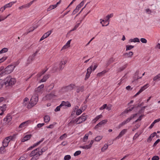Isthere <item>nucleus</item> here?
Masks as SVG:
<instances>
[{"instance_id": "f257e3e1", "label": "nucleus", "mask_w": 160, "mask_h": 160, "mask_svg": "<svg viewBox=\"0 0 160 160\" xmlns=\"http://www.w3.org/2000/svg\"><path fill=\"white\" fill-rule=\"evenodd\" d=\"M87 115H85L84 113H83L80 117L73 120V122L77 124H80L85 121L87 118Z\"/></svg>"}, {"instance_id": "f03ea898", "label": "nucleus", "mask_w": 160, "mask_h": 160, "mask_svg": "<svg viewBox=\"0 0 160 160\" xmlns=\"http://www.w3.org/2000/svg\"><path fill=\"white\" fill-rule=\"evenodd\" d=\"M38 100V96H33L32 97L29 103L27 105V108L29 109L35 106L37 103Z\"/></svg>"}, {"instance_id": "7ed1b4c3", "label": "nucleus", "mask_w": 160, "mask_h": 160, "mask_svg": "<svg viewBox=\"0 0 160 160\" xmlns=\"http://www.w3.org/2000/svg\"><path fill=\"white\" fill-rule=\"evenodd\" d=\"M4 84L6 86H10L14 84L16 82L15 78H12L10 76L7 77L5 79Z\"/></svg>"}, {"instance_id": "20e7f679", "label": "nucleus", "mask_w": 160, "mask_h": 160, "mask_svg": "<svg viewBox=\"0 0 160 160\" xmlns=\"http://www.w3.org/2000/svg\"><path fill=\"white\" fill-rule=\"evenodd\" d=\"M138 114L136 113L132 115L130 117L128 118L122 122L120 123L118 125V128H120L122 127L126 124L127 123L129 122L130 121L133 119L134 117L137 115Z\"/></svg>"}, {"instance_id": "39448f33", "label": "nucleus", "mask_w": 160, "mask_h": 160, "mask_svg": "<svg viewBox=\"0 0 160 160\" xmlns=\"http://www.w3.org/2000/svg\"><path fill=\"white\" fill-rule=\"evenodd\" d=\"M39 148H37L33 150L29 154L30 157L32 156H39L40 155L42 154V152H40Z\"/></svg>"}, {"instance_id": "423d86ee", "label": "nucleus", "mask_w": 160, "mask_h": 160, "mask_svg": "<svg viewBox=\"0 0 160 160\" xmlns=\"http://www.w3.org/2000/svg\"><path fill=\"white\" fill-rule=\"evenodd\" d=\"M75 86V85L73 84H71L70 85L63 87L62 88V90L63 92H68L72 90Z\"/></svg>"}, {"instance_id": "0eeeda50", "label": "nucleus", "mask_w": 160, "mask_h": 160, "mask_svg": "<svg viewBox=\"0 0 160 160\" xmlns=\"http://www.w3.org/2000/svg\"><path fill=\"white\" fill-rule=\"evenodd\" d=\"M93 67V66L92 65H91L87 69V72L85 78V80H86L89 77L90 74L92 71V68Z\"/></svg>"}, {"instance_id": "6e6552de", "label": "nucleus", "mask_w": 160, "mask_h": 160, "mask_svg": "<svg viewBox=\"0 0 160 160\" xmlns=\"http://www.w3.org/2000/svg\"><path fill=\"white\" fill-rule=\"evenodd\" d=\"M107 122L108 120L107 119H105L101 121L95 126L94 128V129H96L99 127H100L104 125Z\"/></svg>"}, {"instance_id": "1a4fd4ad", "label": "nucleus", "mask_w": 160, "mask_h": 160, "mask_svg": "<svg viewBox=\"0 0 160 160\" xmlns=\"http://www.w3.org/2000/svg\"><path fill=\"white\" fill-rule=\"evenodd\" d=\"M12 116L10 114H8L3 119V121L5 122V124H7L12 120Z\"/></svg>"}, {"instance_id": "9d476101", "label": "nucleus", "mask_w": 160, "mask_h": 160, "mask_svg": "<svg viewBox=\"0 0 160 160\" xmlns=\"http://www.w3.org/2000/svg\"><path fill=\"white\" fill-rule=\"evenodd\" d=\"M15 67L13 65H10L8 66L5 69L6 70L7 73L9 74L12 72L14 70Z\"/></svg>"}, {"instance_id": "9b49d317", "label": "nucleus", "mask_w": 160, "mask_h": 160, "mask_svg": "<svg viewBox=\"0 0 160 160\" xmlns=\"http://www.w3.org/2000/svg\"><path fill=\"white\" fill-rule=\"evenodd\" d=\"M149 84H147L144 85V86H143V87H142L139 90V91L136 93V94L134 96H136L137 95H138L144 90L147 88L149 87Z\"/></svg>"}, {"instance_id": "f8f14e48", "label": "nucleus", "mask_w": 160, "mask_h": 160, "mask_svg": "<svg viewBox=\"0 0 160 160\" xmlns=\"http://www.w3.org/2000/svg\"><path fill=\"white\" fill-rule=\"evenodd\" d=\"M63 108H65L66 107H70L71 106V104L68 101L65 102L63 101L61 104Z\"/></svg>"}, {"instance_id": "ddd939ff", "label": "nucleus", "mask_w": 160, "mask_h": 160, "mask_svg": "<svg viewBox=\"0 0 160 160\" xmlns=\"http://www.w3.org/2000/svg\"><path fill=\"white\" fill-rule=\"evenodd\" d=\"M93 142H94V140H92L89 145L81 146L80 147L81 148L84 149H89L92 147V145L93 144Z\"/></svg>"}, {"instance_id": "4468645a", "label": "nucleus", "mask_w": 160, "mask_h": 160, "mask_svg": "<svg viewBox=\"0 0 160 160\" xmlns=\"http://www.w3.org/2000/svg\"><path fill=\"white\" fill-rule=\"evenodd\" d=\"M50 76V75L49 74L45 75L43 76V78L38 82L39 83L44 82H46L49 78Z\"/></svg>"}, {"instance_id": "2eb2a0df", "label": "nucleus", "mask_w": 160, "mask_h": 160, "mask_svg": "<svg viewBox=\"0 0 160 160\" xmlns=\"http://www.w3.org/2000/svg\"><path fill=\"white\" fill-rule=\"evenodd\" d=\"M127 129H123L119 133L118 135L116 137L117 139H119L122 137L127 132Z\"/></svg>"}, {"instance_id": "dca6fc26", "label": "nucleus", "mask_w": 160, "mask_h": 160, "mask_svg": "<svg viewBox=\"0 0 160 160\" xmlns=\"http://www.w3.org/2000/svg\"><path fill=\"white\" fill-rule=\"evenodd\" d=\"M30 122L29 121H27L22 123L19 126V128H24L28 126Z\"/></svg>"}, {"instance_id": "f3484780", "label": "nucleus", "mask_w": 160, "mask_h": 160, "mask_svg": "<svg viewBox=\"0 0 160 160\" xmlns=\"http://www.w3.org/2000/svg\"><path fill=\"white\" fill-rule=\"evenodd\" d=\"M37 53V52L36 53L33 54L32 56L29 57L27 60L28 63H30L32 61L34 60L35 57L36 55V54Z\"/></svg>"}, {"instance_id": "a211bd4d", "label": "nucleus", "mask_w": 160, "mask_h": 160, "mask_svg": "<svg viewBox=\"0 0 160 160\" xmlns=\"http://www.w3.org/2000/svg\"><path fill=\"white\" fill-rule=\"evenodd\" d=\"M133 52L131 51L129 52L128 53H124L123 55V56L125 58H131L133 55Z\"/></svg>"}, {"instance_id": "6ab92c4d", "label": "nucleus", "mask_w": 160, "mask_h": 160, "mask_svg": "<svg viewBox=\"0 0 160 160\" xmlns=\"http://www.w3.org/2000/svg\"><path fill=\"white\" fill-rule=\"evenodd\" d=\"M67 61H62L59 64V69L60 70H62L64 67L65 64L67 63Z\"/></svg>"}, {"instance_id": "aec40b11", "label": "nucleus", "mask_w": 160, "mask_h": 160, "mask_svg": "<svg viewBox=\"0 0 160 160\" xmlns=\"http://www.w3.org/2000/svg\"><path fill=\"white\" fill-rule=\"evenodd\" d=\"M55 96V91H53L51 93L46 95V97L49 99H51Z\"/></svg>"}, {"instance_id": "412c9836", "label": "nucleus", "mask_w": 160, "mask_h": 160, "mask_svg": "<svg viewBox=\"0 0 160 160\" xmlns=\"http://www.w3.org/2000/svg\"><path fill=\"white\" fill-rule=\"evenodd\" d=\"M71 40H68L67 42L66 43V44L62 47V48L61 50H62L63 49H66L70 47V44L71 42Z\"/></svg>"}, {"instance_id": "4be33fe9", "label": "nucleus", "mask_w": 160, "mask_h": 160, "mask_svg": "<svg viewBox=\"0 0 160 160\" xmlns=\"http://www.w3.org/2000/svg\"><path fill=\"white\" fill-rule=\"evenodd\" d=\"M16 2V1L8 3L5 4L4 6V9H5L6 8H7L11 7L12 6V5H13L14 3H15Z\"/></svg>"}, {"instance_id": "5701e85b", "label": "nucleus", "mask_w": 160, "mask_h": 160, "mask_svg": "<svg viewBox=\"0 0 160 160\" xmlns=\"http://www.w3.org/2000/svg\"><path fill=\"white\" fill-rule=\"evenodd\" d=\"M10 141L6 138L2 142L3 146L4 147H7L8 144Z\"/></svg>"}, {"instance_id": "b1692460", "label": "nucleus", "mask_w": 160, "mask_h": 160, "mask_svg": "<svg viewBox=\"0 0 160 160\" xmlns=\"http://www.w3.org/2000/svg\"><path fill=\"white\" fill-rule=\"evenodd\" d=\"M139 74V72L138 70L135 73V76L134 77V80H137L141 78L142 76L139 77L138 75Z\"/></svg>"}, {"instance_id": "393cba45", "label": "nucleus", "mask_w": 160, "mask_h": 160, "mask_svg": "<svg viewBox=\"0 0 160 160\" xmlns=\"http://www.w3.org/2000/svg\"><path fill=\"white\" fill-rule=\"evenodd\" d=\"M102 117V115L101 114L96 116L95 118L92 120L93 123H95L100 118Z\"/></svg>"}, {"instance_id": "a878e982", "label": "nucleus", "mask_w": 160, "mask_h": 160, "mask_svg": "<svg viewBox=\"0 0 160 160\" xmlns=\"http://www.w3.org/2000/svg\"><path fill=\"white\" fill-rule=\"evenodd\" d=\"M32 135L31 134L27 135L25 136L22 139V142H24L25 141H27L29 140L31 138Z\"/></svg>"}, {"instance_id": "bb28decb", "label": "nucleus", "mask_w": 160, "mask_h": 160, "mask_svg": "<svg viewBox=\"0 0 160 160\" xmlns=\"http://www.w3.org/2000/svg\"><path fill=\"white\" fill-rule=\"evenodd\" d=\"M84 87L83 86L78 87L77 89L76 92L78 93L79 92H82L84 91Z\"/></svg>"}, {"instance_id": "cd10ccee", "label": "nucleus", "mask_w": 160, "mask_h": 160, "mask_svg": "<svg viewBox=\"0 0 160 160\" xmlns=\"http://www.w3.org/2000/svg\"><path fill=\"white\" fill-rule=\"evenodd\" d=\"M37 0H33L29 3L24 5H23L24 6V8H29L34 2L36 1Z\"/></svg>"}, {"instance_id": "c85d7f7f", "label": "nucleus", "mask_w": 160, "mask_h": 160, "mask_svg": "<svg viewBox=\"0 0 160 160\" xmlns=\"http://www.w3.org/2000/svg\"><path fill=\"white\" fill-rule=\"evenodd\" d=\"M114 61V59L113 58H110L107 61L106 64V66L107 67L111 63H112Z\"/></svg>"}, {"instance_id": "c756f323", "label": "nucleus", "mask_w": 160, "mask_h": 160, "mask_svg": "<svg viewBox=\"0 0 160 160\" xmlns=\"http://www.w3.org/2000/svg\"><path fill=\"white\" fill-rule=\"evenodd\" d=\"M36 93L38 95L41 94L43 92L42 89H39V88H37L35 90Z\"/></svg>"}, {"instance_id": "7c9ffc66", "label": "nucleus", "mask_w": 160, "mask_h": 160, "mask_svg": "<svg viewBox=\"0 0 160 160\" xmlns=\"http://www.w3.org/2000/svg\"><path fill=\"white\" fill-rule=\"evenodd\" d=\"M50 120V117L48 115H46L44 117V121L46 123H48Z\"/></svg>"}, {"instance_id": "2f4dec72", "label": "nucleus", "mask_w": 160, "mask_h": 160, "mask_svg": "<svg viewBox=\"0 0 160 160\" xmlns=\"http://www.w3.org/2000/svg\"><path fill=\"white\" fill-rule=\"evenodd\" d=\"M129 41L130 42H140V40H139V39L137 38H134L133 39H130L129 40Z\"/></svg>"}, {"instance_id": "473e14b6", "label": "nucleus", "mask_w": 160, "mask_h": 160, "mask_svg": "<svg viewBox=\"0 0 160 160\" xmlns=\"http://www.w3.org/2000/svg\"><path fill=\"white\" fill-rule=\"evenodd\" d=\"M57 7V5H52L49 6L47 9V11H49Z\"/></svg>"}, {"instance_id": "72a5a7b5", "label": "nucleus", "mask_w": 160, "mask_h": 160, "mask_svg": "<svg viewBox=\"0 0 160 160\" xmlns=\"http://www.w3.org/2000/svg\"><path fill=\"white\" fill-rule=\"evenodd\" d=\"M29 101V99L26 97L23 100V102H22V104L23 106H26L27 104H28Z\"/></svg>"}, {"instance_id": "f704fd0d", "label": "nucleus", "mask_w": 160, "mask_h": 160, "mask_svg": "<svg viewBox=\"0 0 160 160\" xmlns=\"http://www.w3.org/2000/svg\"><path fill=\"white\" fill-rule=\"evenodd\" d=\"M44 139L43 138H42L37 143H34L33 145L31 147L34 148V147L38 145L40 143L42 142L44 140Z\"/></svg>"}, {"instance_id": "c9c22d12", "label": "nucleus", "mask_w": 160, "mask_h": 160, "mask_svg": "<svg viewBox=\"0 0 160 160\" xmlns=\"http://www.w3.org/2000/svg\"><path fill=\"white\" fill-rule=\"evenodd\" d=\"M108 145L107 144H105L104 146L101 148V151L102 152H104L106 151L108 148Z\"/></svg>"}, {"instance_id": "e433bc0d", "label": "nucleus", "mask_w": 160, "mask_h": 160, "mask_svg": "<svg viewBox=\"0 0 160 160\" xmlns=\"http://www.w3.org/2000/svg\"><path fill=\"white\" fill-rule=\"evenodd\" d=\"M9 74L8 73H7L6 72V70L5 69H4L2 71V72L0 73V76H3L5 75L6 74Z\"/></svg>"}, {"instance_id": "4c0bfd02", "label": "nucleus", "mask_w": 160, "mask_h": 160, "mask_svg": "<svg viewBox=\"0 0 160 160\" xmlns=\"http://www.w3.org/2000/svg\"><path fill=\"white\" fill-rule=\"evenodd\" d=\"M48 69H47L45 70H42L41 72L39 73L38 74V76L39 77L41 76L43 74H44L47 72V71L48 70Z\"/></svg>"}, {"instance_id": "58836bf2", "label": "nucleus", "mask_w": 160, "mask_h": 160, "mask_svg": "<svg viewBox=\"0 0 160 160\" xmlns=\"http://www.w3.org/2000/svg\"><path fill=\"white\" fill-rule=\"evenodd\" d=\"M6 108V105L5 104H3L2 106H0V110L3 112H4Z\"/></svg>"}, {"instance_id": "ea45409f", "label": "nucleus", "mask_w": 160, "mask_h": 160, "mask_svg": "<svg viewBox=\"0 0 160 160\" xmlns=\"http://www.w3.org/2000/svg\"><path fill=\"white\" fill-rule=\"evenodd\" d=\"M113 16V14L111 13L110 14L108 15L106 17L105 22L108 21L110 18H112Z\"/></svg>"}, {"instance_id": "a19ab883", "label": "nucleus", "mask_w": 160, "mask_h": 160, "mask_svg": "<svg viewBox=\"0 0 160 160\" xmlns=\"http://www.w3.org/2000/svg\"><path fill=\"white\" fill-rule=\"evenodd\" d=\"M134 47V46L131 45H127L126 46V51L131 50Z\"/></svg>"}, {"instance_id": "79ce46f5", "label": "nucleus", "mask_w": 160, "mask_h": 160, "mask_svg": "<svg viewBox=\"0 0 160 160\" xmlns=\"http://www.w3.org/2000/svg\"><path fill=\"white\" fill-rule=\"evenodd\" d=\"M52 31H49L45 33L43 36L46 38L48 37L51 34Z\"/></svg>"}, {"instance_id": "37998d69", "label": "nucleus", "mask_w": 160, "mask_h": 160, "mask_svg": "<svg viewBox=\"0 0 160 160\" xmlns=\"http://www.w3.org/2000/svg\"><path fill=\"white\" fill-rule=\"evenodd\" d=\"M8 50V49L7 48H3L0 51V54H2L7 52Z\"/></svg>"}, {"instance_id": "c03bdc74", "label": "nucleus", "mask_w": 160, "mask_h": 160, "mask_svg": "<svg viewBox=\"0 0 160 160\" xmlns=\"http://www.w3.org/2000/svg\"><path fill=\"white\" fill-rule=\"evenodd\" d=\"M84 1H83L81 2L77 6L76 8L79 10V9L84 5Z\"/></svg>"}, {"instance_id": "a18cd8bd", "label": "nucleus", "mask_w": 160, "mask_h": 160, "mask_svg": "<svg viewBox=\"0 0 160 160\" xmlns=\"http://www.w3.org/2000/svg\"><path fill=\"white\" fill-rule=\"evenodd\" d=\"M160 80V74H159L157 75L156 76L154 77L153 78V80L154 81H156L157 80Z\"/></svg>"}, {"instance_id": "49530a36", "label": "nucleus", "mask_w": 160, "mask_h": 160, "mask_svg": "<svg viewBox=\"0 0 160 160\" xmlns=\"http://www.w3.org/2000/svg\"><path fill=\"white\" fill-rule=\"evenodd\" d=\"M141 134V133L140 132L139 133L138 132H137L135 134V135L133 137V140L136 139L137 138H138Z\"/></svg>"}, {"instance_id": "de8ad7c7", "label": "nucleus", "mask_w": 160, "mask_h": 160, "mask_svg": "<svg viewBox=\"0 0 160 160\" xmlns=\"http://www.w3.org/2000/svg\"><path fill=\"white\" fill-rule=\"evenodd\" d=\"M146 12L149 14H151L152 12H153L154 13H156L155 11L152 12V11L149 8H147L145 9Z\"/></svg>"}, {"instance_id": "09e8293b", "label": "nucleus", "mask_w": 160, "mask_h": 160, "mask_svg": "<svg viewBox=\"0 0 160 160\" xmlns=\"http://www.w3.org/2000/svg\"><path fill=\"white\" fill-rule=\"evenodd\" d=\"M102 138V136H98L96 137L95 138V140L97 142L100 141Z\"/></svg>"}, {"instance_id": "8fccbe9b", "label": "nucleus", "mask_w": 160, "mask_h": 160, "mask_svg": "<svg viewBox=\"0 0 160 160\" xmlns=\"http://www.w3.org/2000/svg\"><path fill=\"white\" fill-rule=\"evenodd\" d=\"M127 64H126L125 65H124L123 66H122L118 70V71L121 72V71L123 70L127 67Z\"/></svg>"}, {"instance_id": "3c124183", "label": "nucleus", "mask_w": 160, "mask_h": 160, "mask_svg": "<svg viewBox=\"0 0 160 160\" xmlns=\"http://www.w3.org/2000/svg\"><path fill=\"white\" fill-rule=\"evenodd\" d=\"M67 135L66 133H64L61 136L59 137V139L60 140H62L64 138H67Z\"/></svg>"}, {"instance_id": "603ef678", "label": "nucleus", "mask_w": 160, "mask_h": 160, "mask_svg": "<svg viewBox=\"0 0 160 160\" xmlns=\"http://www.w3.org/2000/svg\"><path fill=\"white\" fill-rule=\"evenodd\" d=\"M82 22V21H80V23H77V24H76L75 27H74V28L72 29V30L71 31H74L75 30H76L77 29V28L79 27V26L81 22Z\"/></svg>"}, {"instance_id": "864d4df0", "label": "nucleus", "mask_w": 160, "mask_h": 160, "mask_svg": "<svg viewBox=\"0 0 160 160\" xmlns=\"http://www.w3.org/2000/svg\"><path fill=\"white\" fill-rule=\"evenodd\" d=\"M89 136V134H86L84 136V137L83 139V142H86L87 140L88 139V137Z\"/></svg>"}, {"instance_id": "5fc2aeb1", "label": "nucleus", "mask_w": 160, "mask_h": 160, "mask_svg": "<svg viewBox=\"0 0 160 160\" xmlns=\"http://www.w3.org/2000/svg\"><path fill=\"white\" fill-rule=\"evenodd\" d=\"M71 158L70 155H66L64 156V160H69Z\"/></svg>"}, {"instance_id": "6e6d98bb", "label": "nucleus", "mask_w": 160, "mask_h": 160, "mask_svg": "<svg viewBox=\"0 0 160 160\" xmlns=\"http://www.w3.org/2000/svg\"><path fill=\"white\" fill-rule=\"evenodd\" d=\"M62 108V106L61 105V104L59 105V106H57L56 108L55 109L54 111L55 112H58L60 110L61 108Z\"/></svg>"}, {"instance_id": "4d7b16f0", "label": "nucleus", "mask_w": 160, "mask_h": 160, "mask_svg": "<svg viewBox=\"0 0 160 160\" xmlns=\"http://www.w3.org/2000/svg\"><path fill=\"white\" fill-rule=\"evenodd\" d=\"M106 72V71L104 70L101 72L98 73L97 75L98 76H101L104 74Z\"/></svg>"}, {"instance_id": "13d9d810", "label": "nucleus", "mask_w": 160, "mask_h": 160, "mask_svg": "<svg viewBox=\"0 0 160 160\" xmlns=\"http://www.w3.org/2000/svg\"><path fill=\"white\" fill-rule=\"evenodd\" d=\"M112 105L111 104H109L106 107V109L108 111H110L112 109Z\"/></svg>"}, {"instance_id": "bf43d9fd", "label": "nucleus", "mask_w": 160, "mask_h": 160, "mask_svg": "<svg viewBox=\"0 0 160 160\" xmlns=\"http://www.w3.org/2000/svg\"><path fill=\"white\" fill-rule=\"evenodd\" d=\"M82 112L83 111H82V110H81V109H78L76 111V114L77 115H80L81 114Z\"/></svg>"}, {"instance_id": "052dcab7", "label": "nucleus", "mask_w": 160, "mask_h": 160, "mask_svg": "<svg viewBox=\"0 0 160 160\" xmlns=\"http://www.w3.org/2000/svg\"><path fill=\"white\" fill-rule=\"evenodd\" d=\"M81 151H76L74 153V156H76L80 155L81 153Z\"/></svg>"}, {"instance_id": "680f3d73", "label": "nucleus", "mask_w": 160, "mask_h": 160, "mask_svg": "<svg viewBox=\"0 0 160 160\" xmlns=\"http://www.w3.org/2000/svg\"><path fill=\"white\" fill-rule=\"evenodd\" d=\"M14 137L15 135H13V136H10L6 138L10 141L11 140L13 139L14 138Z\"/></svg>"}, {"instance_id": "e2e57ef3", "label": "nucleus", "mask_w": 160, "mask_h": 160, "mask_svg": "<svg viewBox=\"0 0 160 160\" xmlns=\"http://www.w3.org/2000/svg\"><path fill=\"white\" fill-rule=\"evenodd\" d=\"M107 106V104H104L99 108V109L100 110H102L105 108H106Z\"/></svg>"}, {"instance_id": "0e129e2a", "label": "nucleus", "mask_w": 160, "mask_h": 160, "mask_svg": "<svg viewBox=\"0 0 160 160\" xmlns=\"http://www.w3.org/2000/svg\"><path fill=\"white\" fill-rule=\"evenodd\" d=\"M140 41L144 43H146L147 42V40L145 38H141Z\"/></svg>"}, {"instance_id": "69168bd1", "label": "nucleus", "mask_w": 160, "mask_h": 160, "mask_svg": "<svg viewBox=\"0 0 160 160\" xmlns=\"http://www.w3.org/2000/svg\"><path fill=\"white\" fill-rule=\"evenodd\" d=\"M7 58V57H3L0 59V63H1L5 60Z\"/></svg>"}, {"instance_id": "338daca9", "label": "nucleus", "mask_w": 160, "mask_h": 160, "mask_svg": "<svg viewBox=\"0 0 160 160\" xmlns=\"http://www.w3.org/2000/svg\"><path fill=\"white\" fill-rule=\"evenodd\" d=\"M159 159V158L158 156H153L152 159V160H158Z\"/></svg>"}, {"instance_id": "774afa93", "label": "nucleus", "mask_w": 160, "mask_h": 160, "mask_svg": "<svg viewBox=\"0 0 160 160\" xmlns=\"http://www.w3.org/2000/svg\"><path fill=\"white\" fill-rule=\"evenodd\" d=\"M26 158V156L25 155H24L23 156L21 157L18 160H25V159Z\"/></svg>"}]
</instances>
